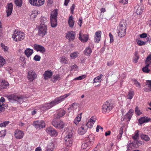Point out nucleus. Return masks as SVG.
<instances>
[{"instance_id":"obj_9","label":"nucleus","mask_w":151,"mask_h":151,"mask_svg":"<svg viewBox=\"0 0 151 151\" xmlns=\"http://www.w3.org/2000/svg\"><path fill=\"white\" fill-rule=\"evenodd\" d=\"M27 78L30 82H32L37 78V75L33 70H30L27 72Z\"/></svg>"},{"instance_id":"obj_28","label":"nucleus","mask_w":151,"mask_h":151,"mask_svg":"<svg viewBox=\"0 0 151 151\" xmlns=\"http://www.w3.org/2000/svg\"><path fill=\"white\" fill-rule=\"evenodd\" d=\"M144 8L143 6L137 5L135 7L136 10V13L137 15H140L142 12Z\"/></svg>"},{"instance_id":"obj_18","label":"nucleus","mask_w":151,"mask_h":151,"mask_svg":"<svg viewBox=\"0 0 151 151\" xmlns=\"http://www.w3.org/2000/svg\"><path fill=\"white\" fill-rule=\"evenodd\" d=\"M6 9L7 16L9 17L11 14L12 12L13 4L12 3H10L7 5Z\"/></svg>"},{"instance_id":"obj_37","label":"nucleus","mask_w":151,"mask_h":151,"mask_svg":"<svg viewBox=\"0 0 151 151\" xmlns=\"http://www.w3.org/2000/svg\"><path fill=\"white\" fill-rule=\"evenodd\" d=\"M65 114V111L64 110H60L58 114L56 115V118H59L63 116Z\"/></svg>"},{"instance_id":"obj_36","label":"nucleus","mask_w":151,"mask_h":151,"mask_svg":"<svg viewBox=\"0 0 151 151\" xmlns=\"http://www.w3.org/2000/svg\"><path fill=\"white\" fill-rule=\"evenodd\" d=\"M133 110L132 109L130 110L126 114L125 116L126 119L127 118L128 120L129 121L131 118L133 113Z\"/></svg>"},{"instance_id":"obj_22","label":"nucleus","mask_w":151,"mask_h":151,"mask_svg":"<svg viewBox=\"0 0 151 151\" xmlns=\"http://www.w3.org/2000/svg\"><path fill=\"white\" fill-rule=\"evenodd\" d=\"M78 104L76 103H74L70 105L68 109L71 112H75L78 107Z\"/></svg>"},{"instance_id":"obj_43","label":"nucleus","mask_w":151,"mask_h":151,"mask_svg":"<svg viewBox=\"0 0 151 151\" xmlns=\"http://www.w3.org/2000/svg\"><path fill=\"white\" fill-rule=\"evenodd\" d=\"M141 138L146 141H148L150 140V138L147 135L142 134L141 136Z\"/></svg>"},{"instance_id":"obj_44","label":"nucleus","mask_w":151,"mask_h":151,"mask_svg":"<svg viewBox=\"0 0 151 151\" xmlns=\"http://www.w3.org/2000/svg\"><path fill=\"white\" fill-rule=\"evenodd\" d=\"M41 23L40 24H44L46 25V23H47V19L45 17H42L40 18Z\"/></svg>"},{"instance_id":"obj_63","label":"nucleus","mask_w":151,"mask_h":151,"mask_svg":"<svg viewBox=\"0 0 151 151\" xmlns=\"http://www.w3.org/2000/svg\"><path fill=\"white\" fill-rule=\"evenodd\" d=\"M0 134H1V137L4 136L6 134V130H4L1 131L0 132Z\"/></svg>"},{"instance_id":"obj_24","label":"nucleus","mask_w":151,"mask_h":151,"mask_svg":"<svg viewBox=\"0 0 151 151\" xmlns=\"http://www.w3.org/2000/svg\"><path fill=\"white\" fill-rule=\"evenodd\" d=\"M52 74L51 70L46 71L43 74L44 78L45 80H47L51 77Z\"/></svg>"},{"instance_id":"obj_56","label":"nucleus","mask_w":151,"mask_h":151,"mask_svg":"<svg viewBox=\"0 0 151 151\" xmlns=\"http://www.w3.org/2000/svg\"><path fill=\"white\" fill-rule=\"evenodd\" d=\"M135 113L137 115H140L142 114V112L140 111L138 107L137 106L135 109Z\"/></svg>"},{"instance_id":"obj_3","label":"nucleus","mask_w":151,"mask_h":151,"mask_svg":"<svg viewBox=\"0 0 151 151\" xmlns=\"http://www.w3.org/2000/svg\"><path fill=\"white\" fill-rule=\"evenodd\" d=\"M126 21L123 20L120 22L118 29V35L119 37H122L125 36L126 34Z\"/></svg>"},{"instance_id":"obj_8","label":"nucleus","mask_w":151,"mask_h":151,"mask_svg":"<svg viewBox=\"0 0 151 151\" xmlns=\"http://www.w3.org/2000/svg\"><path fill=\"white\" fill-rule=\"evenodd\" d=\"M33 124L35 128L38 129L44 128L45 126L44 121L42 120H38L35 121Z\"/></svg>"},{"instance_id":"obj_46","label":"nucleus","mask_w":151,"mask_h":151,"mask_svg":"<svg viewBox=\"0 0 151 151\" xmlns=\"http://www.w3.org/2000/svg\"><path fill=\"white\" fill-rule=\"evenodd\" d=\"M81 119V116H78L75 119L74 121V123L76 125L78 124L79 122L80 121Z\"/></svg>"},{"instance_id":"obj_2","label":"nucleus","mask_w":151,"mask_h":151,"mask_svg":"<svg viewBox=\"0 0 151 151\" xmlns=\"http://www.w3.org/2000/svg\"><path fill=\"white\" fill-rule=\"evenodd\" d=\"M70 93L66 94L63 96L56 98L53 101L50 103H46L42 105L40 109L45 111L50 109L53 106L58 104L64 101L65 98L70 95Z\"/></svg>"},{"instance_id":"obj_30","label":"nucleus","mask_w":151,"mask_h":151,"mask_svg":"<svg viewBox=\"0 0 151 151\" xmlns=\"http://www.w3.org/2000/svg\"><path fill=\"white\" fill-rule=\"evenodd\" d=\"M75 23V21L74 20V18L72 15L69 16L68 20V24L69 26L72 28L73 27Z\"/></svg>"},{"instance_id":"obj_49","label":"nucleus","mask_w":151,"mask_h":151,"mask_svg":"<svg viewBox=\"0 0 151 151\" xmlns=\"http://www.w3.org/2000/svg\"><path fill=\"white\" fill-rule=\"evenodd\" d=\"M124 127H122L120 128L119 130V134L117 136V139H120L122 137V135L123 134V129H124Z\"/></svg>"},{"instance_id":"obj_5","label":"nucleus","mask_w":151,"mask_h":151,"mask_svg":"<svg viewBox=\"0 0 151 151\" xmlns=\"http://www.w3.org/2000/svg\"><path fill=\"white\" fill-rule=\"evenodd\" d=\"M57 9H55L52 11L50 14V22L51 26L52 27H55L57 25Z\"/></svg>"},{"instance_id":"obj_64","label":"nucleus","mask_w":151,"mask_h":151,"mask_svg":"<svg viewBox=\"0 0 151 151\" xmlns=\"http://www.w3.org/2000/svg\"><path fill=\"white\" fill-rule=\"evenodd\" d=\"M146 62L149 64L151 63V55L147 58Z\"/></svg>"},{"instance_id":"obj_10","label":"nucleus","mask_w":151,"mask_h":151,"mask_svg":"<svg viewBox=\"0 0 151 151\" xmlns=\"http://www.w3.org/2000/svg\"><path fill=\"white\" fill-rule=\"evenodd\" d=\"M29 2L33 6L40 7L44 4L45 0H29Z\"/></svg>"},{"instance_id":"obj_51","label":"nucleus","mask_w":151,"mask_h":151,"mask_svg":"<svg viewBox=\"0 0 151 151\" xmlns=\"http://www.w3.org/2000/svg\"><path fill=\"white\" fill-rule=\"evenodd\" d=\"M127 149L130 150L133 148H134L136 147V145L133 143H129L127 145Z\"/></svg>"},{"instance_id":"obj_20","label":"nucleus","mask_w":151,"mask_h":151,"mask_svg":"<svg viewBox=\"0 0 151 151\" xmlns=\"http://www.w3.org/2000/svg\"><path fill=\"white\" fill-rule=\"evenodd\" d=\"M101 32L100 31H97L95 34L94 41L96 43H99L101 39Z\"/></svg>"},{"instance_id":"obj_50","label":"nucleus","mask_w":151,"mask_h":151,"mask_svg":"<svg viewBox=\"0 0 151 151\" xmlns=\"http://www.w3.org/2000/svg\"><path fill=\"white\" fill-rule=\"evenodd\" d=\"M65 127V124L63 121H58V127H56V128H63Z\"/></svg>"},{"instance_id":"obj_12","label":"nucleus","mask_w":151,"mask_h":151,"mask_svg":"<svg viewBox=\"0 0 151 151\" xmlns=\"http://www.w3.org/2000/svg\"><path fill=\"white\" fill-rule=\"evenodd\" d=\"M86 124L83 123L78 130V133L80 135H83L86 132L87 127L86 125Z\"/></svg>"},{"instance_id":"obj_40","label":"nucleus","mask_w":151,"mask_h":151,"mask_svg":"<svg viewBox=\"0 0 151 151\" xmlns=\"http://www.w3.org/2000/svg\"><path fill=\"white\" fill-rule=\"evenodd\" d=\"M39 13V12L37 10H33L30 15V17L31 19L35 18Z\"/></svg>"},{"instance_id":"obj_34","label":"nucleus","mask_w":151,"mask_h":151,"mask_svg":"<svg viewBox=\"0 0 151 151\" xmlns=\"http://www.w3.org/2000/svg\"><path fill=\"white\" fill-rule=\"evenodd\" d=\"M139 136L138 131V130H137L135 132L134 135L133 136L132 138L134 140L136 141V144L138 145H139V142L137 141L139 139Z\"/></svg>"},{"instance_id":"obj_61","label":"nucleus","mask_w":151,"mask_h":151,"mask_svg":"<svg viewBox=\"0 0 151 151\" xmlns=\"http://www.w3.org/2000/svg\"><path fill=\"white\" fill-rule=\"evenodd\" d=\"M40 56L37 55H36L34 57L33 59L35 61H40Z\"/></svg>"},{"instance_id":"obj_31","label":"nucleus","mask_w":151,"mask_h":151,"mask_svg":"<svg viewBox=\"0 0 151 151\" xmlns=\"http://www.w3.org/2000/svg\"><path fill=\"white\" fill-rule=\"evenodd\" d=\"M94 140V136L93 134L89 135L87 138V142H88L91 145L93 144Z\"/></svg>"},{"instance_id":"obj_42","label":"nucleus","mask_w":151,"mask_h":151,"mask_svg":"<svg viewBox=\"0 0 151 151\" xmlns=\"http://www.w3.org/2000/svg\"><path fill=\"white\" fill-rule=\"evenodd\" d=\"M146 65L145 67H144L142 68V71L145 73H148L150 71V70L148 68V67L149 66L150 64L148 63H147L146 62Z\"/></svg>"},{"instance_id":"obj_60","label":"nucleus","mask_w":151,"mask_h":151,"mask_svg":"<svg viewBox=\"0 0 151 151\" xmlns=\"http://www.w3.org/2000/svg\"><path fill=\"white\" fill-rule=\"evenodd\" d=\"M78 69V67L76 65H74L71 66V70H77Z\"/></svg>"},{"instance_id":"obj_23","label":"nucleus","mask_w":151,"mask_h":151,"mask_svg":"<svg viewBox=\"0 0 151 151\" xmlns=\"http://www.w3.org/2000/svg\"><path fill=\"white\" fill-rule=\"evenodd\" d=\"M33 50L30 48H26L24 51L25 55L28 58H29L33 53Z\"/></svg>"},{"instance_id":"obj_55","label":"nucleus","mask_w":151,"mask_h":151,"mask_svg":"<svg viewBox=\"0 0 151 151\" xmlns=\"http://www.w3.org/2000/svg\"><path fill=\"white\" fill-rule=\"evenodd\" d=\"M78 56V53L77 52H74L70 55L71 59H73L77 58Z\"/></svg>"},{"instance_id":"obj_4","label":"nucleus","mask_w":151,"mask_h":151,"mask_svg":"<svg viewBox=\"0 0 151 151\" xmlns=\"http://www.w3.org/2000/svg\"><path fill=\"white\" fill-rule=\"evenodd\" d=\"M12 37L15 41H19L24 39L25 34L22 32L15 30L13 32Z\"/></svg>"},{"instance_id":"obj_6","label":"nucleus","mask_w":151,"mask_h":151,"mask_svg":"<svg viewBox=\"0 0 151 151\" xmlns=\"http://www.w3.org/2000/svg\"><path fill=\"white\" fill-rule=\"evenodd\" d=\"M114 107L113 104L109 102L106 101L103 104L102 107V112L104 114L109 113Z\"/></svg>"},{"instance_id":"obj_21","label":"nucleus","mask_w":151,"mask_h":151,"mask_svg":"<svg viewBox=\"0 0 151 151\" xmlns=\"http://www.w3.org/2000/svg\"><path fill=\"white\" fill-rule=\"evenodd\" d=\"M73 138H64L65 144L67 147H71L73 144Z\"/></svg>"},{"instance_id":"obj_48","label":"nucleus","mask_w":151,"mask_h":151,"mask_svg":"<svg viewBox=\"0 0 151 151\" xmlns=\"http://www.w3.org/2000/svg\"><path fill=\"white\" fill-rule=\"evenodd\" d=\"M56 118L54 119L52 121V125L55 127H58V118H56V116H55Z\"/></svg>"},{"instance_id":"obj_32","label":"nucleus","mask_w":151,"mask_h":151,"mask_svg":"<svg viewBox=\"0 0 151 151\" xmlns=\"http://www.w3.org/2000/svg\"><path fill=\"white\" fill-rule=\"evenodd\" d=\"M150 120V118H148L147 117H143L140 118L138 120L140 124H142L144 123L147 122Z\"/></svg>"},{"instance_id":"obj_1","label":"nucleus","mask_w":151,"mask_h":151,"mask_svg":"<svg viewBox=\"0 0 151 151\" xmlns=\"http://www.w3.org/2000/svg\"><path fill=\"white\" fill-rule=\"evenodd\" d=\"M70 93L66 94L63 96L56 98L53 101L50 103H46L42 105L40 109L45 111L50 109L53 106L58 104L64 101L65 98L70 95Z\"/></svg>"},{"instance_id":"obj_35","label":"nucleus","mask_w":151,"mask_h":151,"mask_svg":"<svg viewBox=\"0 0 151 151\" xmlns=\"http://www.w3.org/2000/svg\"><path fill=\"white\" fill-rule=\"evenodd\" d=\"M92 52V49L91 48L89 47H86L85 50H84V54L88 56H90Z\"/></svg>"},{"instance_id":"obj_16","label":"nucleus","mask_w":151,"mask_h":151,"mask_svg":"<svg viewBox=\"0 0 151 151\" xmlns=\"http://www.w3.org/2000/svg\"><path fill=\"white\" fill-rule=\"evenodd\" d=\"M24 133L23 131L19 130L15 131L14 135L15 138L17 139H20L23 138Z\"/></svg>"},{"instance_id":"obj_59","label":"nucleus","mask_w":151,"mask_h":151,"mask_svg":"<svg viewBox=\"0 0 151 151\" xmlns=\"http://www.w3.org/2000/svg\"><path fill=\"white\" fill-rule=\"evenodd\" d=\"M137 43L138 45L142 46L145 44V42L142 40H138L137 41Z\"/></svg>"},{"instance_id":"obj_29","label":"nucleus","mask_w":151,"mask_h":151,"mask_svg":"<svg viewBox=\"0 0 151 151\" xmlns=\"http://www.w3.org/2000/svg\"><path fill=\"white\" fill-rule=\"evenodd\" d=\"M5 99L4 98L2 97L0 99V113L4 111V110L5 104H3V103L5 102Z\"/></svg>"},{"instance_id":"obj_14","label":"nucleus","mask_w":151,"mask_h":151,"mask_svg":"<svg viewBox=\"0 0 151 151\" xmlns=\"http://www.w3.org/2000/svg\"><path fill=\"white\" fill-rule=\"evenodd\" d=\"M9 99L17 101L20 103L23 102L24 100L22 97H19L17 96H10L8 97Z\"/></svg>"},{"instance_id":"obj_7","label":"nucleus","mask_w":151,"mask_h":151,"mask_svg":"<svg viewBox=\"0 0 151 151\" xmlns=\"http://www.w3.org/2000/svg\"><path fill=\"white\" fill-rule=\"evenodd\" d=\"M47 27L46 25L40 24L38 28V34L40 36H44L47 32Z\"/></svg>"},{"instance_id":"obj_47","label":"nucleus","mask_w":151,"mask_h":151,"mask_svg":"<svg viewBox=\"0 0 151 151\" xmlns=\"http://www.w3.org/2000/svg\"><path fill=\"white\" fill-rule=\"evenodd\" d=\"M15 4L17 6L21 7L22 4V0H14Z\"/></svg>"},{"instance_id":"obj_62","label":"nucleus","mask_w":151,"mask_h":151,"mask_svg":"<svg viewBox=\"0 0 151 151\" xmlns=\"http://www.w3.org/2000/svg\"><path fill=\"white\" fill-rule=\"evenodd\" d=\"M9 121H7L1 123H0V127H6L9 124Z\"/></svg>"},{"instance_id":"obj_58","label":"nucleus","mask_w":151,"mask_h":151,"mask_svg":"<svg viewBox=\"0 0 151 151\" xmlns=\"http://www.w3.org/2000/svg\"><path fill=\"white\" fill-rule=\"evenodd\" d=\"M134 84L137 87H140V85L139 83L136 80H133Z\"/></svg>"},{"instance_id":"obj_39","label":"nucleus","mask_w":151,"mask_h":151,"mask_svg":"<svg viewBox=\"0 0 151 151\" xmlns=\"http://www.w3.org/2000/svg\"><path fill=\"white\" fill-rule=\"evenodd\" d=\"M91 145L88 142H86L85 143L83 144L81 146V148L83 149L86 150L89 149Z\"/></svg>"},{"instance_id":"obj_33","label":"nucleus","mask_w":151,"mask_h":151,"mask_svg":"<svg viewBox=\"0 0 151 151\" xmlns=\"http://www.w3.org/2000/svg\"><path fill=\"white\" fill-rule=\"evenodd\" d=\"M146 84L148 88H145L144 90L145 91H151V81L148 80L146 83Z\"/></svg>"},{"instance_id":"obj_17","label":"nucleus","mask_w":151,"mask_h":151,"mask_svg":"<svg viewBox=\"0 0 151 151\" xmlns=\"http://www.w3.org/2000/svg\"><path fill=\"white\" fill-rule=\"evenodd\" d=\"M34 50L37 52L39 51L42 53H44L45 51V48L42 45L35 44L34 45Z\"/></svg>"},{"instance_id":"obj_25","label":"nucleus","mask_w":151,"mask_h":151,"mask_svg":"<svg viewBox=\"0 0 151 151\" xmlns=\"http://www.w3.org/2000/svg\"><path fill=\"white\" fill-rule=\"evenodd\" d=\"M63 78V76L61 74H56L54 75L52 78V81L53 82H55L57 81H59Z\"/></svg>"},{"instance_id":"obj_19","label":"nucleus","mask_w":151,"mask_h":151,"mask_svg":"<svg viewBox=\"0 0 151 151\" xmlns=\"http://www.w3.org/2000/svg\"><path fill=\"white\" fill-rule=\"evenodd\" d=\"M75 33L73 31L68 32L66 35V38L69 41H72L74 40Z\"/></svg>"},{"instance_id":"obj_13","label":"nucleus","mask_w":151,"mask_h":151,"mask_svg":"<svg viewBox=\"0 0 151 151\" xmlns=\"http://www.w3.org/2000/svg\"><path fill=\"white\" fill-rule=\"evenodd\" d=\"M96 120V117L95 116H93L88 121L86 124L87 127L91 128L93 127V125Z\"/></svg>"},{"instance_id":"obj_53","label":"nucleus","mask_w":151,"mask_h":151,"mask_svg":"<svg viewBox=\"0 0 151 151\" xmlns=\"http://www.w3.org/2000/svg\"><path fill=\"white\" fill-rule=\"evenodd\" d=\"M86 77V76L85 75H83L74 78L73 80L80 81L85 78Z\"/></svg>"},{"instance_id":"obj_41","label":"nucleus","mask_w":151,"mask_h":151,"mask_svg":"<svg viewBox=\"0 0 151 151\" xmlns=\"http://www.w3.org/2000/svg\"><path fill=\"white\" fill-rule=\"evenodd\" d=\"M134 91L132 90L129 91L128 95L127 96V99L130 100L134 96Z\"/></svg>"},{"instance_id":"obj_54","label":"nucleus","mask_w":151,"mask_h":151,"mask_svg":"<svg viewBox=\"0 0 151 151\" xmlns=\"http://www.w3.org/2000/svg\"><path fill=\"white\" fill-rule=\"evenodd\" d=\"M1 46L2 47V50H4V52H6L8 51L9 50L8 47L5 46V45L2 43L1 44Z\"/></svg>"},{"instance_id":"obj_27","label":"nucleus","mask_w":151,"mask_h":151,"mask_svg":"<svg viewBox=\"0 0 151 151\" xmlns=\"http://www.w3.org/2000/svg\"><path fill=\"white\" fill-rule=\"evenodd\" d=\"M73 131L72 129H69L66 132L64 138H73Z\"/></svg>"},{"instance_id":"obj_45","label":"nucleus","mask_w":151,"mask_h":151,"mask_svg":"<svg viewBox=\"0 0 151 151\" xmlns=\"http://www.w3.org/2000/svg\"><path fill=\"white\" fill-rule=\"evenodd\" d=\"M6 63V61L4 58L0 56V67H2Z\"/></svg>"},{"instance_id":"obj_52","label":"nucleus","mask_w":151,"mask_h":151,"mask_svg":"<svg viewBox=\"0 0 151 151\" xmlns=\"http://www.w3.org/2000/svg\"><path fill=\"white\" fill-rule=\"evenodd\" d=\"M46 147L53 150L55 148V145L53 143L51 142L48 144Z\"/></svg>"},{"instance_id":"obj_26","label":"nucleus","mask_w":151,"mask_h":151,"mask_svg":"<svg viewBox=\"0 0 151 151\" xmlns=\"http://www.w3.org/2000/svg\"><path fill=\"white\" fill-rule=\"evenodd\" d=\"M9 83L4 80L0 81V90L5 88L9 86Z\"/></svg>"},{"instance_id":"obj_57","label":"nucleus","mask_w":151,"mask_h":151,"mask_svg":"<svg viewBox=\"0 0 151 151\" xmlns=\"http://www.w3.org/2000/svg\"><path fill=\"white\" fill-rule=\"evenodd\" d=\"M61 61L62 63L64 64L66 63H67V60L64 56H63L61 57Z\"/></svg>"},{"instance_id":"obj_38","label":"nucleus","mask_w":151,"mask_h":151,"mask_svg":"<svg viewBox=\"0 0 151 151\" xmlns=\"http://www.w3.org/2000/svg\"><path fill=\"white\" fill-rule=\"evenodd\" d=\"M103 76V75L102 74H101L99 76L96 77L93 80V83H95L101 82V78Z\"/></svg>"},{"instance_id":"obj_11","label":"nucleus","mask_w":151,"mask_h":151,"mask_svg":"<svg viewBox=\"0 0 151 151\" xmlns=\"http://www.w3.org/2000/svg\"><path fill=\"white\" fill-rule=\"evenodd\" d=\"M46 131L48 134L52 137H56L58 135V132L54 128L51 127L47 128Z\"/></svg>"},{"instance_id":"obj_15","label":"nucleus","mask_w":151,"mask_h":151,"mask_svg":"<svg viewBox=\"0 0 151 151\" xmlns=\"http://www.w3.org/2000/svg\"><path fill=\"white\" fill-rule=\"evenodd\" d=\"M79 38L81 42H85L88 40V36L87 35L83 34L82 31H81L80 32Z\"/></svg>"}]
</instances>
